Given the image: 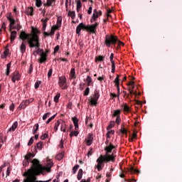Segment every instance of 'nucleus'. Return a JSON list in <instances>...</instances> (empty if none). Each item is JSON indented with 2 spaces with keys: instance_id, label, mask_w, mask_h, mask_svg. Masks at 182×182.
I'll return each instance as SVG.
<instances>
[{
  "instance_id": "680f3d73",
  "label": "nucleus",
  "mask_w": 182,
  "mask_h": 182,
  "mask_svg": "<svg viewBox=\"0 0 182 182\" xmlns=\"http://www.w3.org/2000/svg\"><path fill=\"white\" fill-rule=\"evenodd\" d=\"M59 28H60V26H58V24L53 26V27L51 28V29H53V31H58V29H59Z\"/></svg>"
},
{
  "instance_id": "69168bd1",
  "label": "nucleus",
  "mask_w": 182,
  "mask_h": 182,
  "mask_svg": "<svg viewBox=\"0 0 182 182\" xmlns=\"http://www.w3.org/2000/svg\"><path fill=\"white\" fill-rule=\"evenodd\" d=\"M14 109H15V104L12 103L9 107V110H11V112H14Z\"/></svg>"
},
{
  "instance_id": "7ed1b4c3",
  "label": "nucleus",
  "mask_w": 182,
  "mask_h": 182,
  "mask_svg": "<svg viewBox=\"0 0 182 182\" xmlns=\"http://www.w3.org/2000/svg\"><path fill=\"white\" fill-rule=\"evenodd\" d=\"M114 149H116V146L112 144V143H109L108 146H105V151H106V154L100 155L97 159V165L96 167L98 171H101V170L103 168V163H109V161L114 163V161H116V155H114V154L109 155L110 153H112V150Z\"/></svg>"
},
{
  "instance_id": "ea45409f",
  "label": "nucleus",
  "mask_w": 182,
  "mask_h": 182,
  "mask_svg": "<svg viewBox=\"0 0 182 182\" xmlns=\"http://www.w3.org/2000/svg\"><path fill=\"white\" fill-rule=\"evenodd\" d=\"M60 130H61V132H63L64 133L66 132V124L63 123L61 124Z\"/></svg>"
},
{
  "instance_id": "ddd939ff",
  "label": "nucleus",
  "mask_w": 182,
  "mask_h": 182,
  "mask_svg": "<svg viewBox=\"0 0 182 182\" xmlns=\"http://www.w3.org/2000/svg\"><path fill=\"white\" fill-rule=\"evenodd\" d=\"M16 35H18V32H16V31H11L10 39H11V43H13L15 39H16Z\"/></svg>"
},
{
  "instance_id": "4468645a",
  "label": "nucleus",
  "mask_w": 182,
  "mask_h": 182,
  "mask_svg": "<svg viewBox=\"0 0 182 182\" xmlns=\"http://www.w3.org/2000/svg\"><path fill=\"white\" fill-rule=\"evenodd\" d=\"M73 124L75 126V130H77V129H79V119H77V117H73Z\"/></svg>"
},
{
  "instance_id": "20e7f679",
  "label": "nucleus",
  "mask_w": 182,
  "mask_h": 182,
  "mask_svg": "<svg viewBox=\"0 0 182 182\" xmlns=\"http://www.w3.org/2000/svg\"><path fill=\"white\" fill-rule=\"evenodd\" d=\"M99 26V23L95 22L94 24L85 25L83 23H80L76 28L77 35H80V31H86L88 33H96L97 31V27Z\"/></svg>"
},
{
  "instance_id": "338daca9",
  "label": "nucleus",
  "mask_w": 182,
  "mask_h": 182,
  "mask_svg": "<svg viewBox=\"0 0 182 182\" xmlns=\"http://www.w3.org/2000/svg\"><path fill=\"white\" fill-rule=\"evenodd\" d=\"M110 97H111V99H114V98L117 97V95H116L113 92H111L110 93Z\"/></svg>"
},
{
  "instance_id": "864d4df0",
  "label": "nucleus",
  "mask_w": 182,
  "mask_h": 182,
  "mask_svg": "<svg viewBox=\"0 0 182 182\" xmlns=\"http://www.w3.org/2000/svg\"><path fill=\"white\" fill-rule=\"evenodd\" d=\"M75 73H76V72L75 70V68H72L70 70V75H71L72 79H73V77H75Z\"/></svg>"
},
{
  "instance_id": "4d7b16f0",
  "label": "nucleus",
  "mask_w": 182,
  "mask_h": 182,
  "mask_svg": "<svg viewBox=\"0 0 182 182\" xmlns=\"http://www.w3.org/2000/svg\"><path fill=\"white\" fill-rule=\"evenodd\" d=\"M136 137H137V134L134 132L132 138H129V141H133V139H136Z\"/></svg>"
},
{
  "instance_id": "58836bf2",
  "label": "nucleus",
  "mask_w": 182,
  "mask_h": 182,
  "mask_svg": "<svg viewBox=\"0 0 182 182\" xmlns=\"http://www.w3.org/2000/svg\"><path fill=\"white\" fill-rule=\"evenodd\" d=\"M26 107V105H25V102H22L18 106V110H22V109H25Z\"/></svg>"
},
{
  "instance_id": "0e129e2a",
  "label": "nucleus",
  "mask_w": 182,
  "mask_h": 182,
  "mask_svg": "<svg viewBox=\"0 0 182 182\" xmlns=\"http://www.w3.org/2000/svg\"><path fill=\"white\" fill-rule=\"evenodd\" d=\"M33 144V137H31L28 141V146H32Z\"/></svg>"
},
{
  "instance_id": "79ce46f5",
  "label": "nucleus",
  "mask_w": 182,
  "mask_h": 182,
  "mask_svg": "<svg viewBox=\"0 0 182 182\" xmlns=\"http://www.w3.org/2000/svg\"><path fill=\"white\" fill-rule=\"evenodd\" d=\"M119 132L122 133V134H127V130L124 128V127H122Z\"/></svg>"
},
{
  "instance_id": "6e6d98bb",
  "label": "nucleus",
  "mask_w": 182,
  "mask_h": 182,
  "mask_svg": "<svg viewBox=\"0 0 182 182\" xmlns=\"http://www.w3.org/2000/svg\"><path fill=\"white\" fill-rule=\"evenodd\" d=\"M50 116V112H47L43 116V120H46Z\"/></svg>"
},
{
  "instance_id": "bf43d9fd",
  "label": "nucleus",
  "mask_w": 182,
  "mask_h": 182,
  "mask_svg": "<svg viewBox=\"0 0 182 182\" xmlns=\"http://www.w3.org/2000/svg\"><path fill=\"white\" fill-rule=\"evenodd\" d=\"M121 121H122V119H120V117H117L115 123L119 126V124H120Z\"/></svg>"
},
{
  "instance_id": "7c9ffc66",
  "label": "nucleus",
  "mask_w": 182,
  "mask_h": 182,
  "mask_svg": "<svg viewBox=\"0 0 182 182\" xmlns=\"http://www.w3.org/2000/svg\"><path fill=\"white\" fill-rule=\"evenodd\" d=\"M29 160L26 159V158L24 159V160L23 161V167H26L28 166H29Z\"/></svg>"
},
{
  "instance_id": "aec40b11",
  "label": "nucleus",
  "mask_w": 182,
  "mask_h": 182,
  "mask_svg": "<svg viewBox=\"0 0 182 182\" xmlns=\"http://www.w3.org/2000/svg\"><path fill=\"white\" fill-rule=\"evenodd\" d=\"M82 177H83V170L81 168V169H79L78 171L77 178V180H82Z\"/></svg>"
},
{
  "instance_id": "39448f33",
  "label": "nucleus",
  "mask_w": 182,
  "mask_h": 182,
  "mask_svg": "<svg viewBox=\"0 0 182 182\" xmlns=\"http://www.w3.org/2000/svg\"><path fill=\"white\" fill-rule=\"evenodd\" d=\"M117 43V36L113 35H106L105 39V45L107 48H110L112 45L115 46Z\"/></svg>"
},
{
  "instance_id": "5701e85b",
  "label": "nucleus",
  "mask_w": 182,
  "mask_h": 182,
  "mask_svg": "<svg viewBox=\"0 0 182 182\" xmlns=\"http://www.w3.org/2000/svg\"><path fill=\"white\" fill-rule=\"evenodd\" d=\"M32 157H35V155L29 152L24 156V159L31 161V159H32Z\"/></svg>"
},
{
  "instance_id": "603ef678",
  "label": "nucleus",
  "mask_w": 182,
  "mask_h": 182,
  "mask_svg": "<svg viewBox=\"0 0 182 182\" xmlns=\"http://www.w3.org/2000/svg\"><path fill=\"white\" fill-rule=\"evenodd\" d=\"M2 143H4V135L0 134V149L2 147Z\"/></svg>"
},
{
  "instance_id": "4be33fe9",
  "label": "nucleus",
  "mask_w": 182,
  "mask_h": 182,
  "mask_svg": "<svg viewBox=\"0 0 182 182\" xmlns=\"http://www.w3.org/2000/svg\"><path fill=\"white\" fill-rule=\"evenodd\" d=\"M53 4H55V1H52L51 0H47V2L43 4L44 6H55Z\"/></svg>"
},
{
  "instance_id": "1a4fd4ad",
  "label": "nucleus",
  "mask_w": 182,
  "mask_h": 182,
  "mask_svg": "<svg viewBox=\"0 0 182 182\" xmlns=\"http://www.w3.org/2000/svg\"><path fill=\"white\" fill-rule=\"evenodd\" d=\"M86 146H92L93 143V134H88L87 138L85 140Z\"/></svg>"
},
{
  "instance_id": "9d476101",
  "label": "nucleus",
  "mask_w": 182,
  "mask_h": 182,
  "mask_svg": "<svg viewBox=\"0 0 182 182\" xmlns=\"http://www.w3.org/2000/svg\"><path fill=\"white\" fill-rule=\"evenodd\" d=\"M40 56V59L38 60L39 63H44V62H46V58L48 55L45 52L41 53Z\"/></svg>"
},
{
  "instance_id": "6e6552de",
  "label": "nucleus",
  "mask_w": 182,
  "mask_h": 182,
  "mask_svg": "<svg viewBox=\"0 0 182 182\" xmlns=\"http://www.w3.org/2000/svg\"><path fill=\"white\" fill-rule=\"evenodd\" d=\"M11 80L13 83H15L16 80H21V75L19 74V72L16 71L11 74Z\"/></svg>"
},
{
  "instance_id": "423d86ee",
  "label": "nucleus",
  "mask_w": 182,
  "mask_h": 182,
  "mask_svg": "<svg viewBox=\"0 0 182 182\" xmlns=\"http://www.w3.org/2000/svg\"><path fill=\"white\" fill-rule=\"evenodd\" d=\"M100 90H95L94 92L93 97L90 100L91 106H97V101L99 100V97H100Z\"/></svg>"
},
{
  "instance_id": "a211bd4d",
  "label": "nucleus",
  "mask_w": 182,
  "mask_h": 182,
  "mask_svg": "<svg viewBox=\"0 0 182 182\" xmlns=\"http://www.w3.org/2000/svg\"><path fill=\"white\" fill-rule=\"evenodd\" d=\"M11 63H9L6 65V76H9V73H11Z\"/></svg>"
},
{
  "instance_id": "bb28decb",
  "label": "nucleus",
  "mask_w": 182,
  "mask_h": 182,
  "mask_svg": "<svg viewBox=\"0 0 182 182\" xmlns=\"http://www.w3.org/2000/svg\"><path fill=\"white\" fill-rule=\"evenodd\" d=\"M33 134H36V132L39 130V124H36L33 127Z\"/></svg>"
},
{
  "instance_id": "dca6fc26",
  "label": "nucleus",
  "mask_w": 182,
  "mask_h": 182,
  "mask_svg": "<svg viewBox=\"0 0 182 182\" xmlns=\"http://www.w3.org/2000/svg\"><path fill=\"white\" fill-rule=\"evenodd\" d=\"M18 127V122H15L13 125L9 129L8 132H15Z\"/></svg>"
},
{
  "instance_id": "5fc2aeb1",
  "label": "nucleus",
  "mask_w": 182,
  "mask_h": 182,
  "mask_svg": "<svg viewBox=\"0 0 182 182\" xmlns=\"http://www.w3.org/2000/svg\"><path fill=\"white\" fill-rule=\"evenodd\" d=\"M11 171H12V168H11V166H9L6 170V177H8L11 175Z\"/></svg>"
},
{
  "instance_id": "a18cd8bd",
  "label": "nucleus",
  "mask_w": 182,
  "mask_h": 182,
  "mask_svg": "<svg viewBox=\"0 0 182 182\" xmlns=\"http://www.w3.org/2000/svg\"><path fill=\"white\" fill-rule=\"evenodd\" d=\"M55 117H56V114H54L53 116H52L51 117H50V118L47 120L46 124H49V123H50L51 121L55 119Z\"/></svg>"
},
{
  "instance_id": "473e14b6",
  "label": "nucleus",
  "mask_w": 182,
  "mask_h": 182,
  "mask_svg": "<svg viewBox=\"0 0 182 182\" xmlns=\"http://www.w3.org/2000/svg\"><path fill=\"white\" fill-rule=\"evenodd\" d=\"M93 18H95L96 19H97V18H99V11H97V9H94V13L92 14Z\"/></svg>"
},
{
  "instance_id": "c9c22d12",
  "label": "nucleus",
  "mask_w": 182,
  "mask_h": 182,
  "mask_svg": "<svg viewBox=\"0 0 182 182\" xmlns=\"http://www.w3.org/2000/svg\"><path fill=\"white\" fill-rule=\"evenodd\" d=\"M36 6H37V8H41L42 6V0H36Z\"/></svg>"
},
{
  "instance_id": "f03ea898",
  "label": "nucleus",
  "mask_w": 182,
  "mask_h": 182,
  "mask_svg": "<svg viewBox=\"0 0 182 182\" xmlns=\"http://www.w3.org/2000/svg\"><path fill=\"white\" fill-rule=\"evenodd\" d=\"M41 31L36 28H31V33H26L22 31L19 35L21 41H27V43L31 49L33 48H41V40L39 39Z\"/></svg>"
},
{
  "instance_id": "cd10ccee",
  "label": "nucleus",
  "mask_w": 182,
  "mask_h": 182,
  "mask_svg": "<svg viewBox=\"0 0 182 182\" xmlns=\"http://www.w3.org/2000/svg\"><path fill=\"white\" fill-rule=\"evenodd\" d=\"M86 82H87V85L90 86V85H92V77H90V76H87L86 79Z\"/></svg>"
},
{
  "instance_id": "6ab92c4d",
  "label": "nucleus",
  "mask_w": 182,
  "mask_h": 182,
  "mask_svg": "<svg viewBox=\"0 0 182 182\" xmlns=\"http://www.w3.org/2000/svg\"><path fill=\"white\" fill-rule=\"evenodd\" d=\"M10 24H9V31L11 32V31H12V28H14V25H15L16 23V21H15L14 18H13L12 20H10Z\"/></svg>"
},
{
  "instance_id": "f704fd0d",
  "label": "nucleus",
  "mask_w": 182,
  "mask_h": 182,
  "mask_svg": "<svg viewBox=\"0 0 182 182\" xmlns=\"http://www.w3.org/2000/svg\"><path fill=\"white\" fill-rule=\"evenodd\" d=\"M60 97V93L57 94L55 97H54V102L55 103H58L59 102V98Z\"/></svg>"
},
{
  "instance_id": "b1692460",
  "label": "nucleus",
  "mask_w": 182,
  "mask_h": 182,
  "mask_svg": "<svg viewBox=\"0 0 182 182\" xmlns=\"http://www.w3.org/2000/svg\"><path fill=\"white\" fill-rule=\"evenodd\" d=\"M114 82L115 83L117 89L119 90V86H120V80L119 79V77H116Z\"/></svg>"
},
{
  "instance_id": "3c124183",
  "label": "nucleus",
  "mask_w": 182,
  "mask_h": 182,
  "mask_svg": "<svg viewBox=\"0 0 182 182\" xmlns=\"http://www.w3.org/2000/svg\"><path fill=\"white\" fill-rule=\"evenodd\" d=\"M59 124H60V123L59 122V121H57L55 123V127H54V130L55 132H58V128L59 127Z\"/></svg>"
},
{
  "instance_id": "2eb2a0df",
  "label": "nucleus",
  "mask_w": 182,
  "mask_h": 182,
  "mask_svg": "<svg viewBox=\"0 0 182 182\" xmlns=\"http://www.w3.org/2000/svg\"><path fill=\"white\" fill-rule=\"evenodd\" d=\"M26 14L28 16H33V7H28L26 10Z\"/></svg>"
},
{
  "instance_id": "412c9836",
  "label": "nucleus",
  "mask_w": 182,
  "mask_h": 182,
  "mask_svg": "<svg viewBox=\"0 0 182 182\" xmlns=\"http://www.w3.org/2000/svg\"><path fill=\"white\" fill-rule=\"evenodd\" d=\"M103 60H105V56L103 55H98L97 57H95V62H103Z\"/></svg>"
},
{
  "instance_id": "72a5a7b5",
  "label": "nucleus",
  "mask_w": 182,
  "mask_h": 182,
  "mask_svg": "<svg viewBox=\"0 0 182 182\" xmlns=\"http://www.w3.org/2000/svg\"><path fill=\"white\" fill-rule=\"evenodd\" d=\"M12 29H16V31H21L22 29V26L21 24L17 23L16 26H14Z\"/></svg>"
},
{
  "instance_id": "f8f14e48",
  "label": "nucleus",
  "mask_w": 182,
  "mask_h": 182,
  "mask_svg": "<svg viewBox=\"0 0 182 182\" xmlns=\"http://www.w3.org/2000/svg\"><path fill=\"white\" fill-rule=\"evenodd\" d=\"M128 171H129L131 174H136L137 176L140 174V171L139 169H134V167L132 166L128 168Z\"/></svg>"
},
{
  "instance_id": "f3484780",
  "label": "nucleus",
  "mask_w": 182,
  "mask_h": 182,
  "mask_svg": "<svg viewBox=\"0 0 182 182\" xmlns=\"http://www.w3.org/2000/svg\"><path fill=\"white\" fill-rule=\"evenodd\" d=\"M122 111L120 109H116L114 111V114H112V117H120V114Z\"/></svg>"
},
{
  "instance_id": "c85d7f7f",
  "label": "nucleus",
  "mask_w": 182,
  "mask_h": 182,
  "mask_svg": "<svg viewBox=\"0 0 182 182\" xmlns=\"http://www.w3.org/2000/svg\"><path fill=\"white\" fill-rule=\"evenodd\" d=\"M127 86H131V89H132V90H133V89H134V87L136 86V85L134 83V81L129 82L128 84H127Z\"/></svg>"
},
{
  "instance_id": "13d9d810",
  "label": "nucleus",
  "mask_w": 182,
  "mask_h": 182,
  "mask_svg": "<svg viewBox=\"0 0 182 182\" xmlns=\"http://www.w3.org/2000/svg\"><path fill=\"white\" fill-rule=\"evenodd\" d=\"M32 72H33V65L31 64L29 70L28 71V73H29V75H31V73H32Z\"/></svg>"
},
{
  "instance_id": "0eeeda50",
  "label": "nucleus",
  "mask_w": 182,
  "mask_h": 182,
  "mask_svg": "<svg viewBox=\"0 0 182 182\" xmlns=\"http://www.w3.org/2000/svg\"><path fill=\"white\" fill-rule=\"evenodd\" d=\"M60 87L63 89H68V85L66 84V77L65 76H61L59 77V82H58Z\"/></svg>"
},
{
  "instance_id": "a19ab883",
  "label": "nucleus",
  "mask_w": 182,
  "mask_h": 182,
  "mask_svg": "<svg viewBox=\"0 0 182 182\" xmlns=\"http://www.w3.org/2000/svg\"><path fill=\"white\" fill-rule=\"evenodd\" d=\"M90 93V88L87 87L84 91V96H89V94Z\"/></svg>"
},
{
  "instance_id": "e2e57ef3",
  "label": "nucleus",
  "mask_w": 182,
  "mask_h": 182,
  "mask_svg": "<svg viewBox=\"0 0 182 182\" xmlns=\"http://www.w3.org/2000/svg\"><path fill=\"white\" fill-rule=\"evenodd\" d=\"M48 134H44L43 135L41 136V140H45V139H48Z\"/></svg>"
},
{
  "instance_id": "de8ad7c7",
  "label": "nucleus",
  "mask_w": 182,
  "mask_h": 182,
  "mask_svg": "<svg viewBox=\"0 0 182 182\" xmlns=\"http://www.w3.org/2000/svg\"><path fill=\"white\" fill-rule=\"evenodd\" d=\"M111 63H112V73H114L116 70V64H114V62H112Z\"/></svg>"
},
{
  "instance_id": "774afa93",
  "label": "nucleus",
  "mask_w": 182,
  "mask_h": 182,
  "mask_svg": "<svg viewBox=\"0 0 182 182\" xmlns=\"http://www.w3.org/2000/svg\"><path fill=\"white\" fill-rule=\"evenodd\" d=\"M60 47L59 46H56L54 48V53H57V52H59Z\"/></svg>"
},
{
  "instance_id": "49530a36",
  "label": "nucleus",
  "mask_w": 182,
  "mask_h": 182,
  "mask_svg": "<svg viewBox=\"0 0 182 182\" xmlns=\"http://www.w3.org/2000/svg\"><path fill=\"white\" fill-rule=\"evenodd\" d=\"M56 159L57 160H62V159H63V154L60 153V154H58L57 156H56Z\"/></svg>"
},
{
  "instance_id": "c756f323",
  "label": "nucleus",
  "mask_w": 182,
  "mask_h": 182,
  "mask_svg": "<svg viewBox=\"0 0 182 182\" xmlns=\"http://www.w3.org/2000/svg\"><path fill=\"white\" fill-rule=\"evenodd\" d=\"M56 25H58L60 27L62 26V16L58 17Z\"/></svg>"
},
{
  "instance_id": "393cba45",
  "label": "nucleus",
  "mask_w": 182,
  "mask_h": 182,
  "mask_svg": "<svg viewBox=\"0 0 182 182\" xmlns=\"http://www.w3.org/2000/svg\"><path fill=\"white\" fill-rule=\"evenodd\" d=\"M68 16H70V18L72 19H75V18H76V14H75V11H68Z\"/></svg>"
},
{
  "instance_id": "2f4dec72",
  "label": "nucleus",
  "mask_w": 182,
  "mask_h": 182,
  "mask_svg": "<svg viewBox=\"0 0 182 182\" xmlns=\"http://www.w3.org/2000/svg\"><path fill=\"white\" fill-rule=\"evenodd\" d=\"M114 127V121H111L109 125L107 127V130H110Z\"/></svg>"
},
{
  "instance_id": "e433bc0d",
  "label": "nucleus",
  "mask_w": 182,
  "mask_h": 182,
  "mask_svg": "<svg viewBox=\"0 0 182 182\" xmlns=\"http://www.w3.org/2000/svg\"><path fill=\"white\" fill-rule=\"evenodd\" d=\"M36 147L38 149V150H42V147H43V143L42 141L37 143Z\"/></svg>"
},
{
  "instance_id": "8fccbe9b",
  "label": "nucleus",
  "mask_w": 182,
  "mask_h": 182,
  "mask_svg": "<svg viewBox=\"0 0 182 182\" xmlns=\"http://www.w3.org/2000/svg\"><path fill=\"white\" fill-rule=\"evenodd\" d=\"M42 83L41 81H36L34 85L35 89H39V85Z\"/></svg>"
},
{
  "instance_id": "052dcab7",
  "label": "nucleus",
  "mask_w": 182,
  "mask_h": 182,
  "mask_svg": "<svg viewBox=\"0 0 182 182\" xmlns=\"http://www.w3.org/2000/svg\"><path fill=\"white\" fill-rule=\"evenodd\" d=\"M53 72V70L52 68H50L49 70H48V77H52V73Z\"/></svg>"
},
{
  "instance_id": "f257e3e1",
  "label": "nucleus",
  "mask_w": 182,
  "mask_h": 182,
  "mask_svg": "<svg viewBox=\"0 0 182 182\" xmlns=\"http://www.w3.org/2000/svg\"><path fill=\"white\" fill-rule=\"evenodd\" d=\"M32 165L29 169L25 171L23 174V182H49L51 181L52 179H49L47 181H38V177L41 176V174H43V171L45 170L48 171V173L50 172V168L53 166V163L48 164V167L42 166L39 160L34 159L31 161Z\"/></svg>"
},
{
  "instance_id": "09e8293b",
  "label": "nucleus",
  "mask_w": 182,
  "mask_h": 182,
  "mask_svg": "<svg viewBox=\"0 0 182 182\" xmlns=\"http://www.w3.org/2000/svg\"><path fill=\"white\" fill-rule=\"evenodd\" d=\"M40 48L41 47L35 48L36 49H37L36 51V55H39L41 53H43V50L41 49Z\"/></svg>"
},
{
  "instance_id": "37998d69",
  "label": "nucleus",
  "mask_w": 182,
  "mask_h": 182,
  "mask_svg": "<svg viewBox=\"0 0 182 182\" xmlns=\"http://www.w3.org/2000/svg\"><path fill=\"white\" fill-rule=\"evenodd\" d=\"M79 169V165H75L73 168V174H76V171H77V170Z\"/></svg>"
},
{
  "instance_id": "a878e982",
  "label": "nucleus",
  "mask_w": 182,
  "mask_h": 182,
  "mask_svg": "<svg viewBox=\"0 0 182 182\" xmlns=\"http://www.w3.org/2000/svg\"><path fill=\"white\" fill-rule=\"evenodd\" d=\"M80 8H82V1H80V0H78L77 1V12H79V11H80Z\"/></svg>"
},
{
  "instance_id": "c03bdc74",
  "label": "nucleus",
  "mask_w": 182,
  "mask_h": 182,
  "mask_svg": "<svg viewBox=\"0 0 182 182\" xmlns=\"http://www.w3.org/2000/svg\"><path fill=\"white\" fill-rule=\"evenodd\" d=\"M124 112H127V113H129V112H130V107H129V105L127 104H126L124 106Z\"/></svg>"
},
{
  "instance_id": "4c0bfd02",
  "label": "nucleus",
  "mask_w": 182,
  "mask_h": 182,
  "mask_svg": "<svg viewBox=\"0 0 182 182\" xmlns=\"http://www.w3.org/2000/svg\"><path fill=\"white\" fill-rule=\"evenodd\" d=\"M117 43L118 45L117 49H119L120 46H124V43L122 42L120 40H119V38H117Z\"/></svg>"
},
{
  "instance_id": "9b49d317",
  "label": "nucleus",
  "mask_w": 182,
  "mask_h": 182,
  "mask_svg": "<svg viewBox=\"0 0 182 182\" xmlns=\"http://www.w3.org/2000/svg\"><path fill=\"white\" fill-rule=\"evenodd\" d=\"M26 42H28V40L23 41V42L21 43V45L20 46V50L21 53H25L26 52Z\"/></svg>"
}]
</instances>
